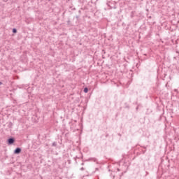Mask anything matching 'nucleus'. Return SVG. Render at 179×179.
I'll list each match as a JSON object with an SVG mask.
<instances>
[{
    "instance_id": "obj_1",
    "label": "nucleus",
    "mask_w": 179,
    "mask_h": 179,
    "mask_svg": "<svg viewBox=\"0 0 179 179\" xmlns=\"http://www.w3.org/2000/svg\"><path fill=\"white\" fill-rule=\"evenodd\" d=\"M8 145H13L15 143V138L12 137L8 139L7 141Z\"/></svg>"
},
{
    "instance_id": "obj_2",
    "label": "nucleus",
    "mask_w": 179,
    "mask_h": 179,
    "mask_svg": "<svg viewBox=\"0 0 179 179\" xmlns=\"http://www.w3.org/2000/svg\"><path fill=\"white\" fill-rule=\"evenodd\" d=\"M21 152H22V148H17L14 150L15 155H19V153H20Z\"/></svg>"
},
{
    "instance_id": "obj_3",
    "label": "nucleus",
    "mask_w": 179,
    "mask_h": 179,
    "mask_svg": "<svg viewBox=\"0 0 179 179\" xmlns=\"http://www.w3.org/2000/svg\"><path fill=\"white\" fill-rule=\"evenodd\" d=\"M8 128H12L13 127V123H12V122H10L8 124Z\"/></svg>"
},
{
    "instance_id": "obj_4",
    "label": "nucleus",
    "mask_w": 179,
    "mask_h": 179,
    "mask_svg": "<svg viewBox=\"0 0 179 179\" xmlns=\"http://www.w3.org/2000/svg\"><path fill=\"white\" fill-rule=\"evenodd\" d=\"M84 93H88L89 92V88H87V87H85L83 90Z\"/></svg>"
},
{
    "instance_id": "obj_5",
    "label": "nucleus",
    "mask_w": 179,
    "mask_h": 179,
    "mask_svg": "<svg viewBox=\"0 0 179 179\" xmlns=\"http://www.w3.org/2000/svg\"><path fill=\"white\" fill-rule=\"evenodd\" d=\"M13 33L14 34H16V33H17V29L16 28H13Z\"/></svg>"
},
{
    "instance_id": "obj_6",
    "label": "nucleus",
    "mask_w": 179,
    "mask_h": 179,
    "mask_svg": "<svg viewBox=\"0 0 179 179\" xmlns=\"http://www.w3.org/2000/svg\"><path fill=\"white\" fill-rule=\"evenodd\" d=\"M125 106H124V108H128L129 109V105H128V103H125Z\"/></svg>"
},
{
    "instance_id": "obj_7",
    "label": "nucleus",
    "mask_w": 179,
    "mask_h": 179,
    "mask_svg": "<svg viewBox=\"0 0 179 179\" xmlns=\"http://www.w3.org/2000/svg\"><path fill=\"white\" fill-rule=\"evenodd\" d=\"M52 146H57V143H56V142H54V143H52Z\"/></svg>"
},
{
    "instance_id": "obj_8",
    "label": "nucleus",
    "mask_w": 179,
    "mask_h": 179,
    "mask_svg": "<svg viewBox=\"0 0 179 179\" xmlns=\"http://www.w3.org/2000/svg\"><path fill=\"white\" fill-rule=\"evenodd\" d=\"M131 17H134V13H133V11L131 12Z\"/></svg>"
},
{
    "instance_id": "obj_9",
    "label": "nucleus",
    "mask_w": 179,
    "mask_h": 179,
    "mask_svg": "<svg viewBox=\"0 0 179 179\" xmlns=\"http://www.w3.org/2000/svg\"><path fill=\"white\" fill-rule=\"evenodd\" d=\"M76 17L77 18V20L79 19V15H76Z\"/></svg>"
},
{
    "instance_id": "obj_10",
    "label": "nucleus",
    "mask_w": 179,
    "mask_h": 179,
    "mask_svg": "<svg viewBox=\"0 0 179 179\" xmlns=\"http://www.w3.org/2000/svg\"><path fill=\"white\" fill-rule=\"evenodd\" d=\"M67 23H68V24H69V23H71V20H68Z\"/></svg>"
},
{
    "instance_id": "obj_11",
    "label": "nucleus",
    "mask_w": 179,
    "mask_h": 179,
    "mask_svg": "<svg viewBox=\"0 0 179 179\" xmlns=\"http://www.w3.org/2000/svg\"><path fill=\"white\" fill-rule=\"evenodd\" d=\"M138 108H139V107L137 106L136 108V110H138Z\"/></svg>"
},
{
    "instance_id": "obj_12",
    "label": "nucleus",
    "mask_w": 179,
    "mask_h": 179,
    "mask_svg": "<svg viewBox=\"0 0 179 179\" xmlns=\"http://www.w3.org/2000/svg\"><path fill=\"white\" fill-rule=\"evenodd\" d=\"M1 85H2V82L0 81V86H1Z\"/></svg>"
},
{
    "instance_id": "obj_13",
    "label": "nucleus",
    "mask_w": 179,
    "mask_h": 179,
    "mask_svg": "<svg viewBox=\"0 0 179 179\" xmlns=\"http://www.w3.org/2000/svg\"><path fill=\"white\" fill-rule=\"evenodd\" d=\"M82 11L79 10L78 13H80Z\"/></svg>"
},
{
    "instance_id": "obj_14",
    "label": "nucleus",
    "mask_w": 179,
    "mask_h": 179,
    "mask_svg": "<svg viewBox=\"0 0 179 179\" xmlns=\"http://www.w3.org/2000/svg\"><path fill=\"white\" fill-rule=\"evenodd\" d=\"M48 1H51V0H48Z\"/></svg>"
}]
</instances>
